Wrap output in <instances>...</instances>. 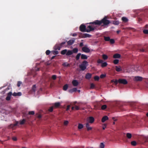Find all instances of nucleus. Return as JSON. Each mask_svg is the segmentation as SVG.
<instances>
[{
  "label": "nucleus",
  "mask_w": 148,
  "mask_h": 148,
  "mask_svg": "<svg viewBox=\"0 0 148 148\" xmlns=\"http://www.w3.org/2000/svg\"><path fill=\"white\" fill-rule=\"evenodd\" d=\"M81 56V54L80 53H78L77 54V55L76 56V59L77 60H78L79 59L80 56Z\"/></svg>",
  "instance_id": "obj_42"
},
{
  "label": "nucleus",
  "mask_w": 148,
  "mask_h": 148,
  "mask_svg": "<svg viewBox=\"0 0 148 148\" xmlns=\"http://www.w3.org/2000/svg\"><path fill=\"white\" fill-rule=\"evenodd\" d=\"M70 108V105H69V106H67V109H66V110H69V108Z\"/></svg>",
  "instance_id": "obj_61"
},
{
  "label": "nucleus",
  "mask_w": 148,
  "mask_h": 148,
  "mask_svg": "<svg viewBox=\"0 0 148 148\" xmlns=\"http://www.w3.org/2000/svg\"><path fill=\"white\" fill-rule=\"evenodd\" d=\"M94 79L95 80L98 81L99 79V77L98 76H95L94 77Z\"/></svg>",
  "instance_id": "obj_47"
},
{
  "label": "nucleus",
  "mask_w": 148,
  "mask_h": 148,
  "mask_svg": "<svg viewBox=\"0 0 148 148\" xmlns=\"http://www.w3.org/2000/svg\"><path fill=\"white\" fill-rule=\"evenodd\" d=\"M81 58L82 59H86L87 58V57L86 55L82 54L81 55Z\"/></svg>",
  "instance_id": "obj_25"
},
{
  "label": "nucleus",
  "mask_w": 148,
  "mask_h": 148,
  "mask_svg": "<svg viewBox=\"0 0 148 148\" xmlns=\"http://www.w3.org/2000/svg\"><path fill=\"white\" fill-rule=\"evenodd\" d=\"M36 85H34L33 86L32 89L34 92H35L36 91Z\"/></svg>",
  "instance_id": "obj_36"
},
{
  "label": "nucleus",
  "mask_w": 148,
  "mask_h": 148,
  "mask_svg": "<svg viewBox=\"0 0 148 148\" xmlns=\"http://www.w3.org/2000/svg\"><path fill=\"white\" fill-rule=\"evenodd\" d=\"M75 109L77 110H78L79 109V108L77 106H75Z\"/></svg>",
  "instance_id": "obj_55"
},
{
  "label": "nucleus",
  "mask_w": 148,
  "mask_h": 148,
  "mask_svg": "<svg viewBox=\"0 0 148 148\" xmlns=\"http://www.w3.org/2000/svg\"><path fill=\"white\" fill-rule=\"evenodd\" d=\"M79 46L80 47H82L83 46V43L82 42H81L80 43Z\"/></svg>",
  "instance_id": "obj_62"
},
{
  "label": "nucleus",
  "mask_w": 148,
  "mask_h": 148,
  "mask_svg": "<svg viewBox=\"0 0 148 148\" xmlns=\"http://www.w3.org/2000/svg\"><path fill=\"white\" fill-rule=\"evenodd\" d=\"M122 20L123 22H127L128 21L127 18L125 17H123L122 18Z\"/></svg>",
  "instance_id": "obj_27"
},
{
  "label": "nucleus",
  "mask_w": 148,
  "mask_h": 148,
  "mask_svg": "<svg viewBox=\"0 0 148 148\" xmlns=\"http://www.w3.org/2000/svg\"><path fill=\"white\" fill-rule=\"evenodd\" d=\"M105 145L103 143H101L100 144V148H104Z\"/></svg>",
  "instance_id": "obj_38"
},
{
  "label": "nucleus",
  "mask_w": 148,
  "mask_h": 148,
  "mask_svg": "<svg viewBox=\"0 0 148 148\" xmlns=\"http://www.w3.org/2000/svg\"><path fill=\"white\" fill-rule=\"evenodd\" d=\"M118 82L120 84H122L124 85L127 84V82L124 79H119L118 80Z\"/></svg>",
  "instance_id": "obj_8"
},
{
  "label": "nucleus",
  "mask_w": 148,
  "mask_h": 148,
  "mask_svg": "<svg viewBox=\"0 0 148 148\" xmlns=\"http://www.w3.org/2000/svg\"><path fill=\"white\" fill-rule=\"evenodd\" d=\"M12 95L14 96H21V95L22 94L21 92H18L17 93L14 92Z\"/></svg>",
  "instance_id": "obj_20"
},
{
  "label": "nucleus",
  "mask_w": 148,
  "mask_h": 148,
  "mask_svg": "<svg viewBox=\"0 0 148 148\" xmlns=\"http://www.w3.org/2000/svg\"><path fill=\"white\" fill-rule=\"evenodd\" d=\"M89 24H90L89 23ZM92 24V25H88L86 27V32H90L91 31H92L95 29V28L94 26V24Z\"/></svg>",
  "instance_id": "obj_4"
},
{
  "label": "nucleus",
  "mask_w": 148,
  "mask_h": 148,
  "mask_svg": "<svg viewBox=\"0 0 148 148\" xmlns=\"http://www.w3.org/2000/svg\"><path fill=\"white\" fill-rule=\"evenodd\" d=\"M65 44V42H63L61 43H57L54 47V49L55 51H53L51 52L52 54L54 55L58 54V52L57 51H56L57 50H60V48L62 47Z\"/></svg>",
  "instance_id": "obj_2"
},
{
  "label": "nucleus",
  "mask_w": 148,
  "mask_h": 148,
  "mask_svg": "<svg viewBox=\"0 0 148 148\" xmlns=\"http://www.w3.org/2000/svg\"><path fill=\"white\" fill-rule=\"evenodd\" d=\"M118 82V80H116L114 82V83H115L116 85L117 84V83Z\"/></svg>",
  "instance_id": "obj_58"
},
{
  "label": "nucleus",
  "mask_w": 148,
  "mask_h": 148,
  "mask_svg": "<svg viewBox=\"0 0 148 148\" xmlns=\"http://www.w3.org/2000/svg\"><path fill=\"white\" fill-rule=\"evenodd\" d=\"M72 83L74 86H77L79 84L78 82L76 80H73V81Z\"/></svg>",
  "instance_id": "obj_19"
},
{
  "label": "nucleus",
  "mask_w": 148,
  "mask_h": 148,
  "mask_svg": "<svg viewBox=\"0 0 148 148\" xmlns=\"http://www.w3.org/2000/svg\"><path fill=\"white\" fill-rule=\"evenodd\" d=\"M108 119V117L106 116H104L103 117V118H102V119H101V121L102 122L104 123Z\"/></svg>",
  "instance_id": "obj_16"
},
{
  "label": "nucleus",
  "mask_w": 148,
  "mask_h": 148,
  "mask_svg": "<svg viewBox=\"0 0 148 148\" xmlns=\"http://www.w3.org/2000/svg\"><path fill=\"white\" fill-rule=\"evenodd\" d=\"M53 106H52L49 108V111L50 112H52L53 109Z\"/></svg>",
  "instance_id": "obj_44"
},
{
  "label": "nucleus",
  "mask_w": 148,
  "mask_h": 148,
  "mask_svg": "<svg viewBox=\"0 0 148 148\" xmlns=\"http://www.w3.org/2000/svg\"><path fill=\"white\" fill-rule=\"evenodd\" d=\"M112 119L114 121H117V119H115V118L114 117H112Z\"/></svg>",
  "instance_id": "obj_59"
},
{
  "label": "nucleus",
  "mask_w": 148,
  "mask_h": 148,
  "mask_svg": "<svg viewBox=\"0 0 148 148\" xmlns=\"http://www.w3.org/2000/svg\"><path fill=\"white\" fill-rule=\"evenodd\" d=\"M143 79V78L140 76H136L134 78V80L136 81H141Z\"/></svg>",
  "instance_id": "obj_10"
},
{
  "label": "nucleus",
  "mask_w": 148,
  "mask_h": 148,
  "mask_svg": "<svg viewBox=\"0 0 148 148\" xmlns=\"http://www.w3.org/2000/svg\"><path fill=\"white\" fill-rule=\"evenodd\" d=\"M119 62V60L116 59L114 60L113 63L115 64H117Z\"/></svg>",
  "instance_id": "obj_35"
},
{
  "label": "nucleus",
  "mask_w": 148,
  "mask_h": 148,
  "mask_svg": "<svg viewBox=\"0 0 148 148\" xmlns=\"http://www.w3.org/2000/svg\"><path fill=\"white\" fill-rule=\"evenodd\" d=\"M94 119L92 116H90L88 117L87 118V121L89 123H92L94 121Z\"/></svg>",
  "instance_id": "obj_9"
},
{
  "label": "nucleus",
  "mask_w": 148,
  "mask_h": 148,
  "mask_svg": "<svg viewBox=\"0 0 148 148\" xmlns=\"http://www.w3.org/2000/svg\"><path fill=\"white\" fill-rule=\"evenodd\" d=\"M74 42V40H70L67 42L68 45H71Z\"/></svg>",
  "instance_id": "obj_23"
},
{
  "label": "nucleus",
  "mask_w": 148,
  "mask_h": 148,
  "mask_svg": "<svg viewBox=\"0 0 148 148\" xmlns=\"http://www.w3.org/2000/svg\"><path fill=\"white\" fill-rule=\"evenodd\" d=\"M60 102H56L53 104V107L55 108H58L60 106Z\"/></svg>",
  "instance_id": "obj_18"
},
{
  "label": "nucleus",
  "mask_w": 148,
  "mask_h": 148,
  "mask_svg": "<svg viewBox=\"0 0 148 148\" xmlns=\"http://www.w3.org/2000/svg\"><path fill=\"white\" fill-rule=\"evenodd\" d=\"M102 56L104 60H106L108 58V56L105 54L103 55Z\"/></svg>",
  "instance_id": "obj_32"
},
{
  "label": "nucleus",
  "mask_w": 148,
  "mask_h": 148,
  "mask_svg": "<svg viewBox=\"0 0 148 148\" xmlns=\"http://www.w3.org/2000/svg\"><path fill=\"white\" fill-rule=\"evenodd\" d=\"M18 124V123L17 122H16L14 124H11L9 126V127L10 128H13L15 126H16L17 124Z\"/></svg>",
  "instance_id": "obj_21"
},
{
  "label": "nucleus",
  "mask_w": 148,
  "mask_h": 148,
  "mask_svg": "<svg viewBox=\"0 0 148 148\" xmlns=\"http://www.w3.org/2000/svg\"><path fill=\"white\" fill-rule=\"evenodd\" d=\"M115 70L117 72H119L122 71L121 67L120 66H115Z\"/></svg>",
  "instance_id": "obj_13"
},
{
  "label": "nucleus",
  "mask_w": 148,
  "mask_h": 148,
  "mask_svg": "<svg viewBox=\"0 0 148 148\" xmlns=\"http://www.w3.org/2000/svg\"><path fill=\"white\" fill-rule=\"evenodd\" d=\"M86 26L83 24H81L79 27L80 31L83 32H86Z\"/></svg>",
  "instance_id": "obj_6"
},
{
  "label": "nucleus",
  "mask_w": 148,
  "mask_h": 148,
  "mask_svg": "<svg viewBox=\"0 0 148 148\" xmlns=\"http://www.w3.org/2000/svg\"><path fill=\"white\" fill-rule=\"evenodd\" d=\"M78 51V49L76 48H75L72 51H73V53H77V51Z\"/></svg>",
  "instance_id": "obj_33"
},
{
  "label": "nucleus",
  "mask_w": 148,
  "mask_h": 148,
  "mask_svg": "<svg viewBox=\"0 0 148 148\" xmlns=\"http://www.w3.org/2000/svg\"><path fill=\"white\" fill-rule=\"evenodd\" d=\"M50 51L49 50H48L46 51V54L47 55H48L50 53Z\"/></svg>",
  "instance_id": "obj_45"
},
{
  "label": "nucleus",
  "mask_w": 148,
  "mask_h": 148,
  "mask_svg": "<svg viewBox=\"0 0 148 148\" xmlns=\"http://www.w3.org/2000/svg\"><path fill=\"white\" fill-rule=\"evenodd\" d=\"M77 91V89L76 88H73V89L70 90L69 91L70 92H75Z\"/></svg>",
  "instance_id": "obj_26"
},
{
  "label": "nucleus",
  "mask_w": 148,
  "mask_h": 148,
  "mask_svg": "<svg viewBox=\"0 0 148 148\" xmlns=\"http://www.w3.org/2000/svg\"><path fill=\"white\" fill-rule=\"evenodd\" d=\"M107 65V64L106 62H104L102 63V64L101 65V66L102 67H104L106 66Z\"/></svg>",
  "instance_id": "obj_28"
},
{
  "label": "nucleus",
  "mask_w": 148,
  "mask_h": 148,
  "mask_svg": "<svg viewBox=\"0 0 148 148\" xmlns=\"http://www.w3.org/2000/svg\"><path fill=\"white\" fill-rule=\"evenodd\" d=\"M91 74L89 73H87L86 75L85 78L86 79H89L91 78Z\"/></svg>",
  "instance_id": "obj_22"
},
{
  "label": "nucleus",
  "mask_w": 148,
  "mask_h": 148,
  "mask_svg": "<svg viewBox=\"0 0 148 148\" xmlns=\"http://www.w3.org/2000/svg\"><path fill=\"white\" fill-rule=\"evenodd\" d=\"M106 76L105 75L102 74L100 75V77L101 78H103Z\"/></svg>",
  "instance_id": "obj_49"
},
{
  "label": "nucleus",
  "mask_w": 148,
  "mask_h": 148,
  "mask_svg": "<svg viewBox=\"0 0 148 148\" xmlns=\"http://www.w3.org/2000/svg\"><path fill=\"white\" fill-rule=\"evenodd\" d=\"M36 70V71H38L40 70V68H37Z\"/></svg>",
  "instance_id": "obj_63"
},
{
  "label": "nucleus",
  "mask_w": 148,
  "mask_h": 148,
  "mask_svg": "<svg viewBox=\"0 0 148 148\" xmlns=\"http://www.w3.org/2000/svg\"><path fill=\"white\" fill-rule=\"evenodd\" d=\"M107 108V106L106 105H103L101 107V108L103 110Z\"/></svg>",
  "instance_id": "obj_37"
},
{
  "label": "nucleus",
  "mask_w": 148,
  "mask_h": 148,
  "mask_svg": "<svg viewBox=\"0 0 148 148\" xmlns=\"http://www.w3.org/2000/svg\"><path fill=\"white\" fill-rule=\"evenodd\" d=\"M65 53L67 56H69L73 54V51L71 50H67L65 49Z\"/></svg>",
  "instance_id": "obj_14"
},
{
  "label": "nucleus",
  "mask_w": 148,
  "mask_h": 148,
  "mask_svg": "<svg viewBox=\"0 0 148 148\" xmlns=\"http://www.w3.org/2000/svg\"><path fill=\"white\" fill-rule=\"evenodd\" d=\"M12 95V93L11 92H9L7 95V96L6 98V99L7 101H9L11 99V97Z\"/></svg>",
  "instance_id": "obj_12"
},
{
  "label": "nucleus",
  "mask_w": 148,
  "mask_h": 148,
  "mask_svg": "<svg viewBox=\"0 0 148 148\" xmlns=\"http://www.w3.org/2000/svg\"><path fill=\"white\" fill-rule=\"evenodd\" d=\"M104 126H103V130H105V128L106 127V124H104Z\"/></svg>",
  "instance_id": "obj_57"
},
{
  "label": "nucleus",
  "mask_w": 148,
  "mask_h": 148,
  "mask_svg": "<svg viewBox=\"0 0 148 148\" xmlns=\"http://www.w3.org/2000/svg\"><path fill=\"white\" fill-rule=\"evenodd\" d=\"M105 40L109 41L110 43L113 44L114 43L115 39L113 38H104Z\"/></svg>",
  "instance_id": "obj_7"
},
{
  "label": "nucleus",
  "mask_w": 148,
  "mask_h": 148,
  "mask_svg": "<svg viewBox=\"0 0 148 148\" xmlns=\"http://www.w3.org/2000/svg\"><path fill=\"white\" fill-rule=\"evenodd\" d=\"M12 139L14 141H16L17 140V138L16 137H13L12 138Z\"/></svg>",
  "instance_id": "obj_50"
},
{
  "label": "nucleus",
  "mask_w": 148,
  "mask_h": 148,
  "mask_svg": "<svg viewBox=\"0 0 148 148\" xmlns=\"http://www.w3.org/2000/svg\"><path fill=\"white\" fill-rule=\"evenodd\" d=\"M129 29L132 30L133 31H135V29L134 28L132 27H130L129 28Z\"/></svg>",
  "instance_id": "obj_51"
},
{
  "label": "nucleus",
  "mask_w": 148,
  "mask_h": 148,
  "mask_svg": "<svg viewBox=\"0 0 148 148\" xmlns=\"http://www.w3.org/2000/svg\"><path fill=\"white\" fill-rule=\"evenodd\" d=\"M68 87V85L67 84H65V90H66L67 89Z\"/></svg>",
  "instance_id": "obj_56"
},
{
  "label": "nucleus",
  "mask_w": 148,
  "mask_h": 148,
  "mask_svg": "<svg viewBox=\"0 0 148 148\" xmlns=\"http://www.w3.org/2000/svg\"><path fill=\"white\" fill-rule=\"evenodd\" d=\"M148 27V25H146L145 26V28H147V27Z\"/></svg>",
  "instance_id": "obj_64"
},
{
  "label": "nucleus",
  "mask_w": 148,
  "mask_h": 148,
  "mask_svg": "<svg viewBox=\"0 0 148 148\" xmlns=\"http://www.w3.org/2000/svg\"><path fill=\"white\" fill-rule=\"evenodd\" d=\"M86 127L88 131L90 130H92V127L90 126V125L88 123H87L86 124Z\"/></svg>",
  "instance_id": "obj_17"
},
{
  "label": "nucleus",
  "mask_w": 148,
  "mask_h": 148,
  "mask_svg": "<svg viewBox=\"0 0 148 148\" xmlns=\"http://www.w3.org/2000/svg\"><path fill=\"white\" fill-rule=\"evenodd\" d=\"M22 83V82L20 81L18 82L17 84V86L18 87L20 86L21 84Z\"/></svg>",
  "instance_id": "obj_46"
},
{
  "label": "nucleus",
  "mask_w": 148,
  "mask_h": 148,
  "mask_svg": "<svg viewBox=\"0 0 148 148\" xmlns=\"http://www.w3.org/2000/svg\"><path fill=\"white\" fill-rule=\"evenodd\" d=\"M56 77L57 76L56 75H53L52 76V78L54 80L56 79Z\"/></svg>",
  "instance_id": "obj_43"
},
{
  "label": "nucleus",
  "mask_w": 148,
  "mask_h": 148,
  "mask_svg": "<svg viewBox=\"0 0 148 148\" xmlns=\"http://www.w3.org/2000/svg\"><path fill=\"white\" fill-rule=\"evenodd\" d=\"M131 144L133 146H136L137 143L136 141H134L131 142Z\"/></svg>",
  "instance_id": "obj_34"
},
{
  "label": "nucleus",
  "mask_w": 148,
  "mask_h": 148,
  "mask_svg": "<svg viewBox=\"0 0 148 148\" xmlns=\"http://www.w3.org/2000/svg\"><path fill=\"white\" fill-rule=\"evenodd\" d=\"M114 58H120L121 57V55L119 54L116 53L113 56Z\"/></svg>",
  "instance_id": "obj_15"
},
{
  "label": "nucleus",
  "mask_w": 148,
  "mask_h": 148,
  "mask_svg": "<svg viewBox=\"0 0 148 148\" xmlns=\"http://www.w3.org/2000/svg\"><path fill=\"white\" fill-rule=\"evenodd\" d=\"M34 111H30L29 112L28 114L29 115H34Z\"/></svg>",
  "instance_id": "obj_39"
},
{
  "label": "nucleus",
  "mask_w": 148,
  "mask_h": 148,
  "mask_svg": "<svg viewBox=\"0 0 148 148\" xmlns=\"http://www.w3.org/2000/svg\"><path fill=\"white\" fill-rule=\"evenodd\" d=\"M82 50L83 51L86 53H89L90 52V49L86 47H82Z\"/></svg>",
  "instance_id": "obj_11"
},
{
  "label": "nucleus",
  "mask_w": 148,
  "mask_h": 148,
  "mask_svg": "<svg viewBox=\"0 0 148 148\" xmlns=\"http://www.w3.org/2000/svg\"><path fill=\"white\" fill-rule=\"evenodd\" d=\"M37 117L39 119H40L41 117H42V116L40 114H38V116Z\"/></svg>",
  "instance_id": "obj_54"
},
{
  "label": "nucleus",
  "mask_w": 148,
  "mask_h": 148,
  "mask_svg": "<svg viewBox=\"0 0 148 148\" xmlns=\"http://www.w3.org/2000/svg\"><path fill=\"white\" fill-rule=\"evenodd\" d=\"M61 53L63 55H65V49L61 51Z\"/></svg>",
  "instance_id": "obj_52"
},
{
  "label": "nucleus",
  "mask_w": 148,
  "mask_h": 148,
  "mask_svg": "<svg viewBox=\"0 0 148 148\" xmlns=\"http://www.w3.org/2000/svg\"><path fill=\"white\" fill-rule=\"evenodd\" d=\"M103 61L102 60L99 59L97 61V62L98 63H102Z\"/></svg>",
  "instance_id": "obj_41"
},
{
  "label": "nucleus",
  "mask_w": 148,
  "mask_h": 148,
  "mask_svg": "<svg viewBox=\"0 0 148 148\" xmlns=\"http://www.w3.org/2000/svg\"><path fill=\"white\" fill-rule=\"evenodd\" d=\"M107 17L105 16L103 19L100 21L98 20H95L92 22L90 23H89L98 25H100L102 24H103V25H101V26H105L108 25L110 23V21L109 20H107Z\"/></svg>",
  "instance_id": "obj_1"
},
{
  "label": "nucleus",
  "mask_w": 148,
  "mask_h": 148,
  "mask_svg": "<svg viewBox=\"0 0 148 148\" xmlns=\"http://www.w3.org/2000/svg\"><path fill=\"white\" fill-rule=\"evenodd\" d=\"M83 127V125L79 123L78 124V128L79 129H80L82 128Z\"/></svg>",
  "instance_id": "obj_29"
},
{
  "label": "nucleus",
  "mask_w": 148,
  "mask_h": 148,
  "mask_svg": "<svg viewBox=\"0 0 148 148\" xmlns=\"http://www.w3.org/2000/svg\"><path fill=\"white\" fill-rule=\"evenodd\" d=\"M26 121V120L25 119H23L22 120L20 121V124L21 125H23L24 124L25 122Z\"/></svg>",
  "instance_id": "obj_30"
},
{
  "label": "nucleus",
  "mask_w": 148,
  "mask_h": 148,
  "mask_svg": "<svg viewBox=\"0 0 148 148\" xmlns=\"http://www.w3.org/2000/svg\"><path fill=\"white\" fill-rule=\"evenodd\" d=\"M126 136L128 139H130L132 137V135L130 133H127L126 134Z\"/></svg>",
  "instance_id": "obj_24"
},
{
  "label": "nucleus",
  "mask_w": 148,
  "mask_h": 148,
  "mask_svg": "<svg viewBox=\"0 0 148 148\" xmlns=\"http://www.w3.org/2000/svg\"><path fill=\"white\" fill-rule=\"evenodd\" d=\"M95 87V85L93 83H92L90 85V88H93Z\"/></svg>",
  "instance_id": "obj_48"
},
{
  "label": "nucleus",
  "mask_w": 148,
  "mask_h": 148,
  "mask_svg": "<svg viewBox=\"0 0 148 148\" xmlns=\"http://www.w3.org/2000/svg\"><path fill=\"white\" fill-rule=\"evenodd\" d=\"M113 24L115 25H118L119 24V22L118 21H113Z\"/></svg>",
  "instance_id": "obj_31"
},
{
  "label": "nucleus",
  "mask_w": 148,
  "mask_h": 148,
  "mask_svg": "<svg viewBox=\"0 0 148 148\" xmlns=\"http://www.w3.org/2000/svg\"><path fill=\"white\" fill-rule=\"evenodd\" d=\"M88 62L86 61H84L82 63L79 65V68L82 71H84L86 69V64Z\"/></svg>",
  "instance_id": "obj_5"
},
{
  "label": "nucleus",
  "mask_w": 148,
  "mask_h": 148,
  "mask_svg": "<svg viewBox=\"0 0 148 148\" xmlns=\"http://www.w3.org/2000/svg\"><path fill=\"white\" fill-rule=\"evenodd\" d=\"M71 36H78L79 37H90L91 36V35L88 34L82 33H80L77 34L76 33L73 34Z\"/></svg>",
  "instance_id": "obj_3"
},
{
  "label": "nucleus",
  "mask_w": 148,
  "mask_h": 148,
  "mask_svg": "<svg viewBox=\"0 0 148 148\" xmlns=\"http://www.w3.org/2000/svg\"><path fill=\"white\" fill-rule=\"evenodd\" d=\"M140 51L144 52L145 51V49L143 48H141L139 49Z\"/></svg>",
  "instance_id": "obj_53"
},
{
  "label": "nucleus",
  "mask_w": 148,
  "mask_h": 148,
  "mask_svg": "<svg viewBox=\"0 0 148 148\" xmlns=\"http://www.w3.org/2000/svg\"><path fill=\"white\" fill-rule=\"evenodd\" d=\"M69 123V121H65V125H67Z\"/></svg>",
  "instance_id": "obj_60"
},
{
  "label": "nucleus",
  "mask_w": 148,
  "mask_h": 148,
  "mask_svg": "<svg viewBox=\"0 0 148 148\" xmlns=\"http://www.w3.org/2000/svg\"><path fill=\"white\" fill-rule=\"evenodd\" d=\"M143 33L145 34H148V30L147 29H144L143 30Z\"/></svg>",
  "instance_id": "obj_40"
}]
</instances>
